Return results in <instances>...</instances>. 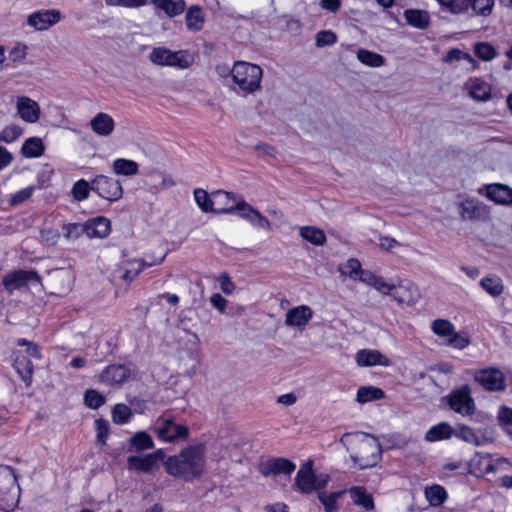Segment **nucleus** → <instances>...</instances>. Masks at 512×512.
<instances>
[{"label": "nucleus", "mask_w": 512, "mask_h": 512, "mask_svg": "<svg viewBox=\"0 0 512 512\" xmlns=\"http://www.w3.org/2000/svg\"><path fill=\"white\" fill-rule=\"evenodd\" d=\"M166 472L176 478L190 481L202 475L205 469V449L202 444L188 446L179 454L164 461Z\"/></svg>", "instance_id": "1"}, {"label": "nucleus", "mask_w": 512, "mask_h": 512, "mask_svg": "<svg viewBox=\"0 0 512 512\" xmlns=\"http://www.w3.org/2000/svg\"><path fill=\"white\" fill-rule=\"evenodd\" d=\"M353 462L360 468L374 467L381 460L382 448L376 437L364 432L346 433L341 437Z\"/></svg>", "instance_id": "2"}, {"label": "nucleus", "mask_w": 512, "mask_h": 512, "mask_svg": "<svg viewBox=\"0 0 512 512\" xmlns=\"http://www.w3.org/2000/svg\"><path fill=\"white\" fill-rule=\"evenodd\" d=\"M230 74L233 82L245 94L254 93L261 87L263 70L259 65L237 61L234 63Z\"/></svg>", "instance_id": "3"}, {"label": "nucleus", "mask_w": 512, "mask_h": 512, "mask_svg": "<svg viewBox=\"0 0 512 512\" xmlns=\"http://www.w3.org/2000/svg\"><path fill=\"white\" fill-rule=\"evenodd\" d=\"M152 431L159 440L167 443H175L180 439H187L189 436L187 426L176 423L174 417L166 414L156 419Z\"/></svg>", "instance_id": "4"}, {"label": "nucleus", "mask_w": 512, "mask_h": 512, "mask_svg": "<svg viewBox=\"0 0 512 512\" xmlns=\"http://www.w3.org/2000/svg\"><path fill=\"white\" fill-rule=\"evenodd\" d=\"M471 394V387L464 384L451 390L444 399L453 412L463 417H471L476 411V404Z\"/></svg>", "instance_id": "5"}, {"label": "nucleus", "mask_w": 512, "mask_h": 512, "mask_svg": "<svg viewBox=\"0 0 512 512\" xmlns=\"http://www.w3.org/2000/svg\"><path fill=\"white\" fill-rule=\"evenodd\" d=\"M217 211L225 214L237 213L240 218L247 220L252 226L267 231L271 230V222L243 198H239L233 205L220 207Z\"/></svg>", "instance_id": "6"}, {"label": "nucleus", "mask_w": 512, "mask_h": 512, "mask_svg": "<svg viewBox=\"0 0 512 512\" xmlns=\"http://www.w3.org/2000/svg\"><path fill=\"white\" fill-rule=\"evenodd\" d=\"M149 59L155 65L170 66L178 69H186L192 63V58L187 51H171L166 47L153 48Z\"/></svg>", "instance_id": "7"}, {"label": "nucleus", "mask_w": 512, "mask_h": 512, "mask_svg": "<svg viewBox=\"0 0 512 512\" xmlns=\"http://www.w3.org/2000/svg\"><path fill=\"white\" fill-rule=\"evenodd\" d=\"M19 490L15 470L10 466H0V508L9 509L14 506L16 490Z\"/></svg>", "instance_id": "8"}, {"label": "nucleus", "mask_w": 512, "mask_h": 512, "mask_svg": "<svg viewBox=\"0 0 512 512\" xmlns=\"http://www.w3.org/2000/svg\"><path fill=\"white\" fill-rule=\"evenodd\" d=\"M454 436L473 446H485L494 441V431L489 427L472 428L465 424H457Z\"/></svg>", "instance_id": "9"}, {"label": "nucleus", "mask_w": 512, "mask_h": 512, "mask_svg": "<svg viewBox=\"0 0 512 512\" xmlns=\"http://www.w3.org/2000/svg\"><path fill=\"white\" fill-rule=\"evenodd\" d=\"M91 189L101 198L110 202L119 200L123 195V188L118 180L105 175H98L91 181Z\"/></svg>", "instance_id": "10"}, {"label": "nucleus", "mask_w": 512, "mask_h": 512, "mask_svg": "<svg viewBox=\"0 0 512 512\" xmlns=\"http://www.w3.org/2000/svg\"><path fill=\"white\" fill-rule=\"evenodd\" d=\"M40 282L41 277L33 270H14L5 274L2 279V284L9 293L25 288L29 283Z\"/></svg>", "instance_id": "11"}, {"label": "nucleus", "mask_w": 512, "mask_h": 512, "mask_svg": "<svg viewBox=\"0 0 512 512\" xmlns=\"http://www.w3.org/2000/svg\"><path fill=\"white\" fill-rule=\"evenodd\" d=\"M474 380L487 391L498 392L506 388L505 377L496 368H485L477 371Z\"/></svg>", "instance_id": "12"}, {"label": "nucleus", "mask_w": 512, "mask_h": 512, "mask_svg": "<svg viewBox=\"0 0 512 512\" xmlns=\"http://www.w3.org/2000/svg\"><path fill=\"white\" fill-rule=\"evenodd\" d=\"M61 17V12L57 9L38 10L28 16L27 24L35 30L43 31L57 24Z\"/></svg>", "instance_id": "13"}, {"label": "nucleus", "mask_w": 512, "mask_h": 512, "mask_svg": "<svg viewBox=\"0 0 512 512\" xmlns=\"http://www.w3.org/2000/svg\"><path fill=\"white\" fill-rule=\"evenodd\" d=\"M295 464L286 458H271L259 464V471L264 476H290L295 470Z\"/></svg>", "instance_id": "14"}, {"label": "nucleus", "mask_w": 512, "mask_h": 512, "mask_svg": "<svg viewBox=\"0 0 512 512\" xmlns=\"http://www.w3.org/2000/svg\"><path fill=\"white\" fill-rule=\"evenodd\" d=\"M131 375V370L124 364L108 365L99 375V381L108 386H120Z\"/></svg>", "instance_id": "15"}, {"label": "nucleus", "mask_w": 512, "mask_h": 512, "mask_svg": "<svg viewBox=\"0 0 512 512\" xmlns=\"http://www.w3.org/2000/svg\"><path fill=\"white\" fill-rule=\"evenodd\" d=\"M16 109L20 118L27 123H36L40 118L39 104L29 97H17Z\"/></svg>", "instance_id": "16"}, {"label": "nucleus", "mask_w": 512, "mask_h": 512, "mask_svg": "<svg viewBox=\"0 0 512 512\" xmlns=\"http://www.w3.org/2000/svg\"><path fill=\"white\" fill-rule=\"evenodd\" d=\"M163 260L164 256L153 261H146L143 259L128 260L120 266V270L122 271L121 278L126 282H130L135 279L145 267L159 265Z\"/></svg>", "instance_id": "17"}, {"label": "nucleus", "mask_w": 512, "mask_h": 512, "mask_svg": "<svg viewBox=\"0 0 512 512\" xmlns=\"http://www.w3.org/2000/svg\"><path fill=\"white\" fill-rule=\"evenodd\" d=\"M458 211L463 220H483L488 216L486 205L473 199L460 202Z\"/></svg>", "instance_id": "18"}, {"label": "nucleus", "mask_w": 512, "mask_h": 512, "mask_svg": "<svg viewBox=\"0 0 512 512\" xmlns=\"http://www.w3.org/2000/svg\"><path fill=\"white\" fill-rule=\"evenodd\" d=\"M115 121L113 117L105 112L97 113L89 121V127L98 136L107 138L110 137L115 130Z\"/></svg>", "instance_id": "19"}, {"label": "nucleus", "mask_w": 512, "mask_h": 512, "mask_svg": "<svg viewBox=\"0 0 512 512\" xmlns=\"http://www.w3.org/2000/svg\"><path fill=\"white\" fill-rule=\"evenodd\" d=\"M316 475L311 461L306 462L297 472L295 485L302 493H311L315 490Z\"/></svg>", "instance_id": "20"}, {"label": "nucleus", "mask_w": 512, "mask_h": 512, "mask_svg": "<svg viewBox=\"0 0 512 512\" xmlns=\"http://www.w3.org/2000/svg\"><path fill=\"white\" fill-rule=\"evenodd\" d=\"M391 296L398 303L412 304L419 298V290L411 282H401L393 286Z\"/></svg>", "instance_id": "21"}, {"label": "nucleus", "mask_w": 512, "mask_h": 512, "mask_svg": "<svg viewBox=\"0 0 512 512\" xmlns=\"http://www.w3.org/2000/svg\"><path fill=\"white\" fill-rule=\"evenodd\" d=\"M356 362L361 367L380 365L387 367L391 364L389 358L378 350L363 349L357 352Z\"/></svg>", "instance_id": "22"}, {"label": "nucleus", "mask_w": 512, "mask_h": 512, "mask_svg": "<svg viewBox=\"0 0 512 512\" xmlns=\"http://www.w3.org/2000/svg\"><path fill=\"white\" fill-rule=\"evenodd\" d=\"M85 227L89 238H105L111 231V222L104 216H97L87 220Z\"/></svg>", "instance_id": "23"}, {"label": "nucleus", "mask_w": 512, "mask_h": 512, "mask_svg": "<svg viewBox=\"0 0 512 512\" xmlns=\"http://www.w3.org/2000/svg\"><path fill=\"white\" fill-rule=\"evenodd\" d=\"M313 316L312 309L306 305H300L290 309L285 318L286 326H305Z\"/></svg>", "instance_id": "24"}, {"label": "nucleus", "mask_w": 512, "mask_h": 512, "mask_svg": "<svg viewBox=\"0 0 512 512\" xmlns=\"http://www.w3.org/2000/svg\"><path fill=\"white\" fill-rule=\"evenodd\" d=\"M352 502L365 511H372L375 508L372 494L365 487L353 486L348 490Z\"/></svg>", "instance_id": "25"}, {"label": "nucleus", "mask_w": 512, "mask_h": 512, "mask_svg": "<svg viewBox=\"0 0 512 512\" xmlns=\"http://www.w3.org/2000/svg\"><path fill=\"white\" fill-rule=\"evenodd\" d=\"M159 465L153 460V458L146 454L144 456H129L127 458V468L143 473H152L155 469H158Z\"/></svg>", "instance_id": "26"}, {"label": "nucleus", "mask_w": 512, "mask_h": 512, "mask_svg": "<svg viewBox=\"0 0 512 512\" xmlns=\"http://www.w3.org/2000/svg\"><path fill=\"white\" fill-rule=\"evenodd\" d=\"M486 196L496 203H512V189L503 184H490L486 187Z\"/></svg>", "instance_id": "27"}, {"label": "nucleus", "mask_w": 512, "mask_h": 512, "mask_svg": "<svg viewBox=\"0 0 512 512\" xmlns=\"http://www.w3.org/2000/svg\"><path fill=\"white\" fill-rule=\"evenodd\" d=\"M455 434V428H453L447 422H441L437 425L432 426L425 434V439L428 442H436L441 440L450 439Z\"/></svg>", "instance_id": "28"}, {"label": "nucleus", "mask_w": 512, "mask_h": 512, "mask_svg": "<svg viewBox=\"0 0 512 512\" xmlns=\"http://www.w3.org/2000/svg\"><path fill=\"white\" fill-rule=\"evenodd\" d=\"M472 471L483 476L493 472L492 456L490 454L476 453L470 461Z\"/></svg>", "instance_id": "29"}, {"label": "nucleus", "mask_w": 512, "mask_h": 512, "mask_svg": "<svg viewBox=\"0 0 512 512\" xmlns=\"http://www.w3.org/2000/svg\"><path fill=\"white\" fill-rule=\"evenodd\" d=\"M406 22L415 28L426 29L430 24V15L427 11L408 9L404 12Z\"/></svg>", "instance_id": "30"}, {"label": "nucleus", "mask_w": 512, "mask_h": 512, "mask_svg": "<svg viewBox=\"0 0 512 512\" xmlns=\"http://www.w3.org/2000/svg\"><path fill=\"white\" fill-rule=\"evenodd\" d=\"M128 442L129 451L131 452H141L154 448L152 437L145 431L136 432L129 438Z\"/></svg>", "instance_id": "31"}, {"label": "nucleus", "mask_w": 512, "mask_h": 512, "mask_svg": "<svg viewBox=\"0 0 512 512\" xmlns=\"http://www.w3.org/2000/svg\"><path fill=\"white\" fill-rule=\"evenodd\" d=\"M152 3L171 18L182 14L185 9L184 0H152Z\"/></svg>", "instance_id": "32"}, {"label": "nucleus", "mask_w": 512, "mask_h": 512, "mask_svg": "<svg viewBox=\"0 0 512 512\" xmlns=\"http://www.w3.org/2000/svg\"><path fill=\"white\" fill-rule=\"evenodd\" d=\"M469 94L478 101H486L491 96V88L488 83L481 79H472L469 82Z\"/></svg>", "instance_id": "33"}, {"label": "nucleus", "mask_w": 512, "mask_h": 512, "mask_svg": "<svg viewBox=\"0 0 512 512\" xmlns=\"http://www.w3.org/2000/svg\"><path fill=\"white\" fill-rule=\"evenodd\" d=\"M299 235L306 241L316 246L326 243V236L323 230L315 226H303L299 229Z\"/></svg>", "instance_id": "34"}, {"label": "nucleus", "mask_w": 512, "mask_h": 512, "mask_svg": "<svg viewBox=\"0 0 512 512\" xmlns=\"http://www.w3.org/2000/svg\"><path fill=\"white\" fill-rule=\"evenodd\" d=\"M45 147L42 139L30 137L22 145L21 152L27 158H36L44 153Z\"/></svg>", "instance_id": "35"}, {"label": "nucleus", "mask_w": 512, "mask_h": 512, "mask_svg": "<svg viewBox=\"0 0 512 512\" xmlns=\"http://www.w3.org/2000/svg\"><path fill=\"white\" fill-rule=\"evenodd\" d=\"M186 26L190 31H200L204 24L202 10L198 6H191L186 12Z\"/></svg>", "instance_id": "36"}, {"label": "nucleus", "mask_w": 512, "mask_h": 512, "mask_svg": "<svg viewBox=\"0 0 512 512\" xmlns=\"http://www.w3.org/2000/svg\"><path fill=\"white\" fill-rule=\"evenodd\" d=\"M112 169L117 175L134 176L138 173V164L133 160L118 158L113 161Z\"/></svg>", "instance_id": "37"}, {"label": "nucleus", "mask_w": 512, "mask_h": 512, "mask_svg": "<svg viewBox=\"0 0 512 512\" xmlns=\"http://www.w3.org/2000/svg\"><path fill=\"white\" fill-rule=\"evenodd\" d=\"M344 493H345V490L338 491V492L320 491L317 494V498L321 502V504L324 506L325 512H337V510H338L337 500L340 497H342Z\"/></svg>", "instance_id": "38"}, {"label": "nucleus", "mask_w": 512, "mask_h": 512, "mask_svg": "<svg viewBox=\"0 0 512 512\" xmlns=\"http://www.w3.org/2000/svg\"><path fill=\"white\" fill-rule=\"evenodd\" d=\"M14 367L27 384H30L33 374L34 366L29 358L26 356H17L14 361Z\"/></svg>", "instance_id": "39"}, {"label": "nucleus", "mask_w": 512, "mask_h": 512, "mask_svg": "<svg viewBox=\"0 0 512 512\" xmlns=\"http://www.w3.org/2000/svg\"><path fill=\"white\" fill-rule=\"evenodd\" d=\"M480 285L488 294L493 297L499 296L504 290L502 279L496 275H489L484 277L480 281Z\"/></svg>", "instance_id": "40"}, {"label": "nucleus", "mask_w": 512, "mask_h": 512, "mask_svg": "<svg viewBox=\"0 0 512 512\" xmlns=\"http://www.w3.org/2000/svg\"><path fill=\"white\" fill-rule=\"evenodd\" d=\"M194 198L197 205L203 212H213L221 214L220 212L217 211L220 207H214L215 199H211L204 189H195Z\"/></svg>", "instance_id": "41"}, {"label": "nucleus", "mask_w": 512, "mask_h": 512, "mask_svg": "<svg viewBox=\"0 0 512 512\" xmlns=\"http://www.w3.org/2000/svg\"><path fill=\"white\" fill-rule=\"evenodd\" d=\"M385 393L382 389L373 386H362L358 389L356 400L359 403H366L373 400L384 398Z\"/></svg>", "instance_id": "42"}, {"label": "nucleus", "mask_w": 512, "mask_h": 512, "mask_svg": "<svg viewBox=\"0 0 512 512\" xmlns=\"http://www.w3.org/2000/svg\"><path fill=\"white\" fill-rule=\"evenodd\" d=\"M357 59L362 64L370 67H380L385 63V58L382 55L366 49L358 50Z\"/></svg>", "instance_id": "43"}, {"label": "nucleus", "mask_w": 512, "mask_h": 512, "mask_svg": "<svg viewBox=\"0 0 512 512\" xmlns=\"http://www.w3.org/2000/svg\"><path fill=\"white\" fill-rule=\"evenodd\" d=\"M425 497L432 506L441 505L447 498L445 489L440 485H433L425 489Z\"/></svg>", "instance_id": "44"}, {"label": "nucleus", "mask_w": 512, "mask_h": 512, "mask_svg": "<svg viewBox=\"0 0 512 512\" xmlns=\"http://www.w3.org/2000/svg\"><path fill=\"white\" fill-rule=\"evenodd\" d=\"M62 233L66 240L75 241L83 234H86V227L84 223H67L62 226Z\"/></svg>", "instance_id": "45"}, {"label": "nucleus", "mask_w": 512, "mask_h": 512, "mask_svg": "<svg viewBox=\"0 0 512 512\" xmlns=\"http://www.w3.org/2000/svg\"><path fill=\"white\" fill-rule=\"evenodd\" d=\"M439 5L452 14H460L468 10L470 0H436Z\"/></svg>", "instance_id": "46"}, {"label": "nucleus", "mask_w": 512, "mask_h": 512, "mask_svg": "<svg viewBox=\"0 0 512 512\" xmlns=\"http://www.w3.org/2000/svg\"><path fill=\"white\" fill-rule=\"evenodd\" d=\"M133 416L131 408L126 404H116L112 409V420L115 424L128 423Z\"/></svg>", "instance_id": "47"}, {"label": "nucleus", "mask_w": 512, "mask_h": 512, "mask_svg": "<svg viewBox=\"0 0 512 512\" xmlns=\"http://www.w3.org/2000/svg\"><path fill=\"white\" fill-rule=\"evenodd\" d=\"M475 55L482 61H491L497 56L496 49L488 42H478L474 45Z\"/></svg>", "instance_id": "48"}, {"label": "nucleus", "mask_w": 512, "mask_h": 512, "mask_svg": "<svg viewBox=\"0 0 512 512\" xmlns=\"http://www.w3.org/2000/svg\"><path fill=\"white\" fill-rule=\"evenodd\" d=\"M90 191H92L91 183L84 179H80L74 183L71 193L75 200L83 201L88 198Z\"/></svg>", "instance_id": "49"}, {"label": "nucleus", "mask_w": 512, "mask_h": 512, "mask_svg": "<svg viewBox=\"0 0 512 512\" xmlns=\"http://www.w3.org/2000/svg\"><path fill=\"white\" fill-rule=\"evenodd\" d=\"M431 328L432 331L440 337L449 338L455 331L453 324L450 321L444 319L434 320Z\"/></svg>", "instance_id": "50"}, {"label": "nucleus", "mask_w": 512, "mask_h": 512, "mask_svg": "<svg viewBox=\"0 0 512 512\" xmlns=\"http://www.w3.org/2000/svg\"><path fill=\"white\" fill-rule=\"evenodd\" d=\"M362 268L360 262L355 259H349L344 265L339 267L341 274L348 276L349 278L356 280L360 274Z\"/></svg>", "instance_id": "51"}, {"label": "nucleus", "mask_w": 512, "mask_h": 512, "mask_svg": "<svg viewBox=\"0 0 512 512\" xmlns=\"http://www.w3.org/2000/svg\"><path fill=\"white\" fill-rule=\"evenodd\" d=\"M470 6L477 15L488 16L492 12L494 0H470Z\"/></svg>", "instance_id": "52"}, {"label": "nucleus", "mask_w": 512, "mask_h": 512, "mask_svg": "<svg viewBox=\"0 0 512 512\" xmlns=\"http://www.w3.org/2000/svg\"><path fill=\"white\" fill-rule=\"evenodd\" d=\"M337 42V35L331 30H322L316 34L315 45L317 47H325L333 45Z\"/></svg>", "instance_id": "53"}, {"label": "nucleus", "mask_w": 512, "mask_h": 512, "mask_svg": "<svg viewBox=\"0 0 512 512\" xmlns=\"http://www.w3.org/2000/svg\"><path fill=\"white\" fill-rule=\"evenodd\" d=\"M498 420L505 432L512 438V409L503 407L498 413Z\"/></svg>", "instance_id": "54"}, {"label": "nucleus", "mask_w": 512, "mask_h": 512, "mask_svg": "<svg viewBox=\"0 0 512 512\" xmlns=\"http://www.w3.org/2000/svg\"><path fill=\"white\" fill-rule=\"evenodd\" d=\"M85 404L92 409H97L105 403V398L96 390H87L84 395Z\"/></svg>", "instance_id": "55"}, {"label": "nucleus", "mask_w": 512, "mask_h": 512, "mask_svg": "<svg viewBox=\"0 0 512 512\" xmlns=\"http://www.w3.org/2000/svg\"><path fill=\"white\" fill-rule=\"evenodd\" d=\"M22 134V129L17 125H10L5 127L0 132V141L11 143L15 141Z\"/></svg>", "instance_id": "56"}, {"label": "nucleus", "mask_w": 512, "mask_h": 512, "mask_svg": "<svg viewBox=\"0 0 512 512\" xmlns=\"http://www.w3.org/2000/svg\"><path fill=\"white\" fill-rule=\"evenodd\" d=\"M96 432H97V441L101 443V445L106 444V439L109 434V423L107 420L99 418L95 421Z\"/></svg>", "instance_id": "57"}, {"label": "nucleus", "mask_w": 512, "mask_h": 512, "mask_svg": "<svg viewBox=\"0 0 512 512\" xmlns=\"http://www.w3.org/2000/svg\"><path fill=\"white\" fill-rule=\"evenodd\" d=\"M215 203L223 204L221 207L230 206L235 204L241 196H237L230 192L218 191L214 195Z\"/></svg>", "instance_id": "58"}, {"label": "nucleus", "mask_w": 512, "mask_h": 512, "mask_svg": "<svg viewBox=\"0 0 512 512\" xmlns=\"http://www.w3.org/2000/svg\"><path fill=\"white\" fill-rule=\"evenodd\" d=\"M40 237L42 242L48 245H55L60 238V232L54 228H43L40 231Z\"/></svg>", "instance_id": "59"}, {"label": "nucleus", "mask_w": 512, "mask_h": 512, "mask_svg": "<svg viewBox=\"0 0 512 512\" xmlns=\"http://www.w3.org/2000/svg\"><path fill=\"white\" fill-rule=\"evenodd\" d=\"M146 0H105L107 6H121L126 8H138L146 4Z\"/></svg>", "instance_id": "60"}, {"label": "nucleus", "mask_w": 512, "mask_h": 512, "mask_svg": "<svg viewBox=\"0 0 512 512\" xmlns=\"http://www.w3.org/2000/svg\"><path fill=\"white\" fill-rule=\"evenodd\" d=\"M469 339L456 333L455 331L453 334L448 338L447 344L449 346H452L457 349H464L469 345Z\"/></svg>", "instance_id": "61"}, {"label": "nucleus", "mask_w": 512, "mask_h": 512, "mask_svg": "<svg viewBox=\"0 0 512 512\" xmlns=\"http://www.w3.org/2000/svg\"><path fill=\"white\" fill-rule=\"evenodd\" d=\"M33 191H34V187L33 186L26 187V188L18 191L17 193H15L12 196L11 203L13 205H17V204L23 203L24 201H26L27 199H29L32 196Z\"/></svg>", "instance_id": "62"}, {"label": "nucleus", "mask_w": 512, "mask_h": 512, "mask_svg": "<svg viewBox=\"0 0 512 512\" xmlns=\"http://www.w3.org/2000/svg\"><path fill=\"white\" fill-rule=\"evenodd\" d=\"M371 286L385 295H391L394 285L388 284L384 278L377 276Z\"/></svg>", "instance_id": "63"}, {"label": "nucleus", "mask_w": 512, "mask_h": 512, "mask_svg": "<svg viewBox=\"0 0 512 512\" xmlns=\"http://www.w3.org/2000/svg\"><path fill=\"white\" fill-rule=\"evenodd\" d=\"M212 306L220 313H224L227 305V300L219 293H215L210 297Z\"/></svg>", "instance_id": "64"}]
</instances>
